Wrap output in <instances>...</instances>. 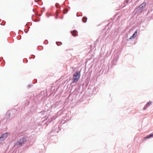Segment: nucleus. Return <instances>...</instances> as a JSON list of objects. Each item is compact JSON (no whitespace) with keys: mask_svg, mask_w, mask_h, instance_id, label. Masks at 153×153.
I'll use <instances>...</instances> for the list:
<instances>
[{"mask_svg":"<svg viewBox=\"0 0 153 153\" xmlns=\"http://www.w3.org/2000/svg\"><path fill=\"white\" fill-rule=\"evenodd\" d=\"M26 141V139L25 137H23L19 140L17 142V144L20 146H22L25 143Z\"/></svg>","mask_w":153,"mask_h":153,"instance_id":"2","label":"nucleus"},{"mask_svg":"<svg viewBox=\"0 0 153 153\" xmlns=\"http://www.w3.org/2000/svg\"><path fill=\"white\" fill-rule=\"evenodd\" d=\"M68 10L67 9H65L63 10V12L64 14H66L68 11Z\"/></svg>","mask_w":153,"mask_h":153,"instance_id":"9","label":"nucleus"},{"mask_svg":"<svg viewBox=\"0 0 153 153\" xmlns=\"http://www.w3.org/2000/svg\"><path fill=\"white\" fill-rule=\"evenodd\" d=\"M146 107H144V109H146Z\"/></svg>","mask_w":153,"mask_h":153,"instance_id":"12","label":"nucleus"},{"mask_svg":"<svg viewBox=\"0 0 153 153\" xmlns=\"http://www.w3.org/2000/svg\"><path fill=\"white\" fill-rule=\"evenodd\" d=\"M151 137H153V133L151 134H149L148 136L145 137L144 138V140H145L147 138H149Z\"/></svg>","mask_w":153,"mask_h":153,"instance_id":"6","label":"nucleus"},{"mask_svg":"<svg viewBox=\"0 0 153 153\" xmlns=\"http://www.w3.org/2000/svg\"><path fill=\"white\" fill-rule=\"evenodd\" d=\"M4 140L1 137H0V143H1Z\"/></svg>","mask_w":153,"mask_h":153,"instance_id":"10","label":"nucleus"},{"mask_svg":"<svg viewBox=\"0 0 153 153\" xmlns=\"http://www.w3.org/2000/svg\"><path fill=\"white\" fill-rule=\"evenodd\" d=\"M80 76V72L76 71V72L74 74L72 80H73V82H77Z\"/></svg>","mask_w":153,"mask_h":153,"instance_id":"1","label":"nucleus"},{"mask_svg":"<svg viewBox=\"0 0 153 153\" xmlns=\"http://www.w3.org/2000/svg\"><path fill=\"white\" fill-rule=\"evenodd\" d=\"M137 30H136L135 32L133 34L130 38V39H131L135 38L137 35Z\"/></svg>","mask_w":153,"mask_h":153,"instance_id":"3","label":"nucleus"},{"mask_svg":"<svg viewBox=\"0 0 153 153\" xmlns=\"http://www.w3.org/2000/svg\"><path fill=\"white\" fill-rule=\"evenodd\" d=\"M151 103V102H148L147 104L148 105H149Z\"/></svg>","mask_w":153,"mask_h":153,"instance_id":"11","label":"nucleus"},{"mask_svg":"<svg viewBox=\"0 0 153 153\" xmlns=\"http://www.w3.org/2000/svg\"><path fill=\"white\" fill-rule=\"evenodd\" d=\"M71 33L72 35L74 36H77V32L76 30H74L73 31H71Z\"/></svg>","mask_w":153,"mask_h":153,"instance_id":"4","label":"nucleus"},{"mask_svg":"<svg viewBox=\"0 0 153 153\" xmlns=\"http://www.w3.org/2000/svg\"><path fill=\"white\" fill-rule=\"evenodd\" d=\"M145 6V4H144L143 3L141 4L140 6V8H141L142 9V8H143Z\"/></svg>","mask_w":153,"mask_h":153,"instance_id":"8","label":"nucleus"},{"mask_svg":"<svg viewBox=\"0 0 153 153\" xmlns=\"http://www.w3.org/2000/svg\"><path fill=\"white\" fill-rule=\"evenodd\" d=\"M8 136L7 133H6L2 134L1 137L4 139H5Z\"/></svg>","mask_w":153,"mask_h":153,"instance_id":"5","label":"nucleus"},{"mask_svg":"<svg viewBox=\"0 0 153 153\" xmlns=\"http://www.w3.org/2000/svg\"><path fill=\"white\" fill-rule=\"evenodd\" d=\"M87 20V18L85 17H84L82 19V21L83 22L85 23Z\"/></svg>","mask_w":153,"mask_h":153,"instance_id":"7","label":"nucleus"}]
</instances>
